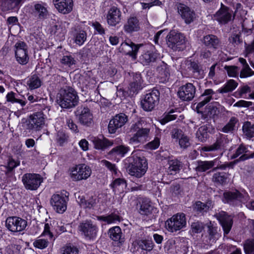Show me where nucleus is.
<instances>
[{
	"instance_id": "7c9ffc66",
	"label": "nucleus",
	"mask_w": 254,
	"mask_h": 254,
	"mask_svg": "<svg viewBox=\"0 0 254 254\" xmlns=\"http://www.w3.org/2000/svg\"><path fill=\"white\" fill-rule=\"evenodd\" d=\"M220 105L218 102H214L209 104L204 111L203 116L213 117L219 113Z\"/></svg>"
},
{
	"instance_id": "f3484780",
	"label": "nucleus",
	"mask_w": 254,
	"mask_h": 254,
	"mask_svg": "<svg viewBox=\"0 0 254 254\" xmlns=\"http://www.w3.org/2000/svg\"><path fill=\"white\" fill-rule=\"evenodd\" d=\"M195 90L192 83H188L179 88L178 95L182 101H190L194 98Z\"/></svg>"
},
{
	"instance_id": "49530a36",
	"label": "nucleus",
	"mask_w": 254,
	"mask_h": 254,
	"mask_svg": "<svg viewBox=\"0 0 254 254\" xmlns=\"http://www.w3.org/2000/svg\"><path fill=\"white\" fill-rule=\"evenodd\" d=\"M153 210L152 206L150 205V201L145 199L142 201L139 208V213L142 215H148Z\"/></svg>"
},
{
	"instance_id": "774afa93",
	"label": "nucleus",
	"mask_w": 254,
	"mask_h": 254,
	"mask_svg": "<svg viewBox=\"0 0 254 254\" xmlns=\"http://www.w3.org/2000/svg\"><path fill=\"white\" fill-rule=\"evenodd\" d=\"M179 140V144L181 148H186L190 144L189 137L185 134L181 136Z\"/></svg>"
},
{
	"instance_id": "13d9d810",
	"label": "nucleus",
	"mask_w": 254,
	"mask_h": 254,
	"mask_svg": "<svg viewBox=\"0 0 254 254\" xmlns=\"http://www.w3.org/2000/svg\"><path fill=\"white\" fill-rule=\"evenodd\" d=\"M244 249L246 254H254V242L247 240L244 244Z\"/></svg>"
},
{
	"instance_id": "473e14b6",
	"label": "nucleus",
	"mask_w": 254,
	"mask_h": 254,
	"mask_svg": "<svg viewBox=\"0 0 254 254\" xmlns=\"http://www.w3.org/2000/svg\"><path fill=\"white\" fill-rule=\"evenodd\" d=\"M27 87L30 90H33L40 87L42 81L38 75H32L29 77L26 80Z\"/></svg>"
},
{
	"instance_id": "72a5a7b5",
	"label": "nucleus",
	"mask_w": 254,
	"mask_h": 254,
	"mask_svg": "<svg viewBox=\"0 0 254 254\" xmlns=\"http://www.w3.org/2000/svg\"><path fill=\"white\" fill-rule=\"evenodd\" d=\"M203 42L208 48L216 49L219 44V40L215 36L208 35L204 37Z\"/></svg>"
},
{
	"instance_id": "e2e57ef3",
	"label": "nucleus",
	"mask_w": 254,
	"mask_h": 254,
	"mask_svg": "<svg viewBox=\"0 0 254 254\" xmlns=\"http://www.w3.org/2000/svg\"><path fill=\"white\" fill-rule=\"evenodd\" d=\"M227 179L226 174L224 172H218L215 173L213 177V179L215 182H218L220 184H223L226 181Z\"/></svg>"
},
{
	"instance_id": "7ed1b4c3",
	"label": "nucleus",
	"mask_w": 254,
	"mask_h": 254,
	"mask_svg": "<svg viewBox=\"0 0 254 254\" xmlns=\"http://www.w3.org/2000/svg\"><path fill=\"white\" fill-rule=\"evenodd\" d=\"M249 199V195L246 190H233L224 192L222 200L224 203L238 205L240 203L247 202Z\"/></svg>"
},
{
	"instance_id": "79ce46f5",
	"label": "nucleus",
	"mask_w": 254,
	"mask_h": 254,
	"mask_svg": "<svg viewBox=\"0 0 254 254\" xmlns=\"http://www.w3.org/2000/svg\"><path fill=\"white\" fill-rule=\"evenodd\" d=\"M129 150V148L128 146L121 145L114 148L111 151V154L123 157Z\"/></svg>"
},
{
	"instance_id": "f8f14e48",
	"label": "nucleus",
	"mask_w": 254,
	"mask_h": 254,
	"mask_svg": "<svg viewBox=\"0 0 254 254\" xmlns=\"http://www.w3.org/2000/svg\"><path fill=\"white\" fill-rule=\"evenodd\" d=\"M79 231L81 234L88 239L95 238L98 232V228L93 224L91 220H85L80 223L78 227Z\"/></svg>"
},
{
	"instance_id": "ddd939ff",
	"label": "nucleus",
	"mask_w": 254,
	"mask_h": 254,
	"mask_svg": "<svg viewBox=\"0 0 254 254\" xmlns=\"http://www.w3.org/2000/svg\"><path fill=\"white\" fill-rule=\"evenodd\" d=\"M45 122V117L42 112H37L31 115L27 121V128L36 130L42 128Z\"/></svg>"
},
{
	"instance_id": "aec40b11",
	"label": "nucleus",
	"mask_w": 254,
	"mask_h": 254,
	"mask_svg": "<svg viewBox=\"0 0 254 254\" xmlns=\"http://www.w3.org/2000/svg\"><path fill=\"white\" fill-rule=\"evenodd\" d=\"M214 19L220 24H226L232 19V12L221 3V8L214 15Z\"/></svg>"
},
{
	"instance_id": "ea45409f",
	"label": "nucleus",
	"mask_w": 254,
	"mask_h": 254,
	"mask_svg": "<svg viewBox=\"0 0 254 254\" xmlns=\"http://www.w3.org/2000/svg\"><path fill=\"white\" fill-rule=\"evenodd\" d=\"M77 201L80 206L84 208H94L96 205L95 200L93 198L86 200L83 196H79Z\"/></svg>"
},
{
	"instance_id": "c756f323",
	"label": "nucleus",
	"mask_w": 254,
	"mask_h": 254,
	"mask_svg": "<svg viewBox=\"0 0 254 254\" xmlns=\"http://www.w3.org/2000/svg\"><path fill=\"white\" fill-rule=\"evenodd\" d=\"M248 152V146L241 144L237 149L236 152L231 157L235 158L238 157L240 155H242L240 158L241 160H245L249 158H253L254 157V152L251 154H247Z\"/></svg>"
},
{
	"instance_id": "a18cd8bd",
	"label": "nucleus",
	"mask_w": 254,
	"mask_h": 254,
	"mask_svg": "<svg viewBox=\"0 0 254 254\" xmlns=\"http://www.w3.org/2000/svg\"><path fill=\"white\" fill-rule=\"evenodd\" d=\"M86 33L83 30L76 31L74 34V40L75 43L79 45H82L86 39Z\"/></svg>"
},
{
	"instance_id": "69168bd1",
	"label": "nucleus",
	"mask_w": 254,
	"mask_h": 254,
	"mask_svg": "<svg viewBox=\"0 0 254 254\" xmlns=\"http://www.w3.org/2000/svg\"><path fill=\"white\" fill-rule=\"evenodd\" d=\"M224 68L230 77H236L238 74V68L236 66H225Z\"/></svg>"
},
{
	"instance_id": "09e8293b",
	"label": "nucleus",
	"mask_w": 254,
	"mask_h": 254,
	"mask_svg": "<svg viewBox=\"0 0 254 254\" xmlns=\"http://www.w3.org/2000/svg\"><path fill=\"white\" fill-rule=\"evenodd\" d=\"M243 130L244 134L248 137L251 138L254 136V125L251 123H245L243 127Z\"/></svg>"
},
{
	"instance_id": "f257e3e1",
	"label": "nucleus",
	"mask_w": 254,
	"mask_h": 254,
	"mask_svg": "<svg viewBox=\"0 0 254 254\" xmlns=\"http://www.w3.org/2000/svg\"><path fill=\"white\" fill-rule=\"evenodd\" d=\"M132 162L128 171L129 174L136 178H141L146 173L148 168L147 162L142 155L141 151L137 150L131 154Z\"/></svg>"
},
{
	"instance_id": "6ab92c4d",
	"label": "nucleus",
	"mask_w": 254,
	"mask_h": 254,
	"mask_svg": "<svg viewBox=\"0 0 254 254\" xmlns=\"http://www.w3.org/2000/svg\"><path fill=\"white\" fill-rule=\"evenodd\" d=\"M106 19L108 25L115 26L121 21L122 12L117 7L113 6L108 10Z\"/></svg>"
},
{
	"instance_id": "2f4dec72",
	"label": "nucleus",
	"mask_w": 254,
	"mask_h": 254,
	"mask_svg": "<svg viewBox=\"0 0 254 254\" xmlns=\"http://www.w3.org/2000/svg\"><path fill=\"white\" fill-rule=\"evenodd\" d=\"M94 148L98 150H104L107 147L111 146L110 142L105 138H101L98 137H93L91 139Z\"/></svg>"
},
{
	"instance_id": "338daca9",
	"label": "nucleus",
	"mask_w": 254,
	"mask_h": 254,
	"mask_svg": "<svg viewBox=\"0 0 254 254\" xmlns=\"http://www.w3.org/2000/svg\"><path fill=\"white\" fill-rule=\"evenodd\" d=\"M19 161L15 160L13 158H9L7 161V166H4V167L7 169V171H9L19 166Z\"/></svg>"
},
{
	"instance_id": "6e6d98bb",
	"label": "nucleus",
	"mask_w": 254,
	"mask_h": 254,
	"mask_svg": "<svg viewBox=\"0 0 254 254\" xmlns=\"http://www.w3.org/2000/svg\"><path fill=\"white\" fill-rule=\"evenodd\" d=\"M68 136L66 135L63 129L58 131L56 139L58 143L60 145H63L67 140Z\"/></svg>"
},
{
	"instance_id": "cd10ccee",
	"label": "nucleus",
	"mask_w": 254,
	"mask_h": 254,
	"mask_svg": "<svg viewBox=\"0 0 254 254\" xmlns=\"http://www.w3.org/2000/svg\"><path fill=\"white\" fill-rule=\"evenodd\" d=\"M131 79L130 81V89L134 93L142 88V79L139 73H133L131 75Z\"/></svg>"
},
{
	"instance_id": "f03ea898",
	"label": "nucleus",
	"mask_w": 254,
	"mask_h": 254,
	"mask_svg": "<svg viewBox=\"0 0 254 254\" xmlns=\"http://www.w3.org/2000/svg\"><path fill=\"white\" fill-rule=\"evenodd\" d=\"M146 122L145 119L141 118L132 125L130 130L133 133V135L129 140V144L136 145L146 141L150 132L149 128L143 127V124Z\"/></svg>"
},
{
	"instance_id": "dca6fc26",
	"label": "nucleus",
	"mask_w": 254,
	"mask_h": 254,
	"mask_svg": "<svg viewBox=\"0 0 254 254\" xmlns=\"http://www.w3.org/2000/svg\"><path fill=\"white\" fill-rule=\"evenodd\" d=\"M128 121L127 116L123 113L116 115L110 120L108 130L110 133H115L118 129L123 127Z\"/></svg>"
},
{
	"instance_id": "b1692460",
	"label": "nucleus",
	"mask_w": 254,
	"mask_h": 254,
	"mask_svg": "<svg viewBox=\"0 0 254 254\" xmlns=\"http://www.w3.org/2000/svg\"><path fill=\"white\" fill-rule=\"evenodd\" d=\"M178 12L182 18L187 24L191 23L195 18L194 12L186 5L180 4L178 7Z\"/></svg>"
},
{
	"instance_id": "5fc2aeb1",
	"label": "nucleus",
	"mask_w": 254,
	"mask_h": 254,
	"mask_svg": "<svg viewBox=\"0 0 254 254\" xmlns=\"http://www.w3.org/2000/svg\"><path fill=\"white\" fill-rule=\"evenodd\" d=\"M62 254H78V249L71 245L68 244L64 246L61 249Z\"/></svg>"
},
{
	"instance_id": "bf43d9fd",
	"label": "nucleus",
	"mask_w": 254,
	"mask_h": 254,
	"mask_svg": "<svg viewBox=\"0 0 254 254\" xmlns=\"http://www.w3.org/2000/svg\"><path fill=\"white\" fill-rule=\"evenodd\" d=\"M139 247L143 250L150 251L153 248V243L151 241L142 240L138 243Z\"/></svg>"
},
{
	"instance_id": "1a4fd4ad",
	"label": "nucleus",
	"mask_w": 254,
	"mask_h": 254,
	"mask_svg": "<svg viewBox=\"0 0 254 254\" xmlns=\"http://www.w3.org/2000/svg\"><path fill=\"white\" fill-rule=\"evenodd\" d=\"M68 201V196L61 193L53 194L50 203L54 210L58 213L62 214L66 210Z\"/></svg>"
},
{
	"instance_id": "6e6552de",
	"label": "nucleus",
	"mask_w": 254,
	"mask_h": 254,
	"mask_svg": "<svg viewBox=\"0 0 254 254\" xmlns=\"http://www.w3.org/2000/svg\"><path fill=\"white\" fill-rule=\"evenodd\" d=\"M160 93L157 89H153L145 95L141 102L142 109L146 111H151L158 104Z\"/></svg>"
},
{
	"instance_id": "423d86ee",
	"label": "nucleus",
	"mask_w": 254,
	"mask_h": 254,
	"mask_svg": "<svg viewBox=\"0 0 254 254\" xmlns=\"http://www.w3.org/2000/svg\"><path fill=\"white\" fill-rule=\"evenodd\" d=\"M91 174V168L85 164L76 165L70 169V177L73 181L86 180Z\"/></svg>"
},
{
	"instance_id": "e433bc0d",
	"label": "nucleus",
	"mask_w": 254,
	"mask_h": 254,
	"mask_svg": "<svg viewBox=\"0 0 254 254\" xmlns=\"http://www.w3.org/2000/svg\"><path fill=\"white\" fill-rule=\"evenodd\" d=\"M6 98L7 102L12 104L18 103L20 104L21 107H24L26 103L25 100L21 99L19 95L13 92L8 93L6 95Z\"/></svg>"
},
{
	"instance_id": "de8ad7c7",
	"label": "nucleus",
	"mask_w": 254,
	"mask_h": 254,
	"mask_svg": "<svg viewBox=\"0 0 254 254\" xmlns=\"http://www.w3.org/2000/svg\"><path fill=\"white\" fill-rule=\"evenodd\" d=\"M97 219L98 220L106 222L108 224L115 223L117 222L120 221V217L115 214H111L107 216H98Z\"/></svg>"
},
{
	"instance_id": "412c9836",
	"label": "nucleus",
	"mask_w": 254,
	"mask_h": 254,
	"mask_svg": "<svg viewBox=\"0 0 254 254\" xmlns=\"http://www.w3.org/2000/svg\"><path fill=\"white\" fill-rule=\"evenodd\" d=\"M138 49V45H135L132 42L128 41L122 43L119 49L121 52L128 55L135 59Z\"/></svg>"
},
{
	"instance_id": "c9c22d12",
	"label": "nucleus",
	"mask_w": 254,
	"mask_h": 254,
	"mask_svg": "<svg viewBox=\"0 0 254 254\" xmlns=\"http://www.w3.org/2000/svg\"><path fill=\"white\" fill-rule=\"evenodd\" d=\"M109 234L110 238L114 241L119 242L122 243L123 239L122 238V231L121 228L118 226H115L110 229Z\"/></svg>"
},
{
	"instance_id": "37998d69",
	"label": "nucleus",
	"mask_w": 254,
	"mask_h": 254,
	"mask_svg": "<svg viewBox=\"0 0 254 254\" xmlns=\"http://www.w3.org/2000/svg\"><path fill=\"white\" fill-rule=\"evenodd\" d=\"M238 84L233 79L229 80L222 88L218 89V92L221 93H226L234 90L237 87Z\"/></svg>"
},
{
	"instance_id": "2eb2a0df",
	"label": "nucleus",
	"mask_w": 254,
	"mask_h": 254,
	"mask_svg": "<svg viewBox=\"0 0 254 254\" xmlns=\"http://www.w3.org/2000/svg\"><path fill=\"white\" fill-rule=\"evenodd\" d=\"M14 47L16 61L21 64H26L29 60L26 44L23 42L19 41L15 44Z\"/></svg>"
},
{
	"instance_id": "c03bdc74",
	"label": "nucleus",
	"mask_w": 254,
	"mask_h": 254,
	"mask_svg": "<svg viewBox=\"0 0 254 254\" xmlns=\"http://www.w3.org/2000/svg\"><path fill=\"white\" fill-rule=\"evenodd\" d=\"M208 127L206 126L200 127L196 133V137L201 142L205 141L208 137Z\"/></svg>"
},
{
	"instance_id": "8fccbe9b",
	"label": "nucleus",
	"mask_w": 254,
	"mask_h": 254,
	"mask_svg": "<svg viewBox=\"0 0 254 254\" xmlns=\"http://www.w3.org/2000/svg\"><path fill=\"white\" fill-rule=\"evenodd\" d=\"M212 207V202L211 201H207L206 203L197 201L195 203L194 208L200 212H205Z\"/></svg>"
},
{
	"instance_id": "4c0bfd02",
	"label": "nucleus",
	"mask_w": 254,
	"mask_h": 254,
	"mask_svg": "<svg viewBox=\"0 0 254 254\" xmlns=\"http://www.w3.org/2000/svg\"><path fill=\"white\" fill-rule=\"evenodd\" d=\"M239 60L243 65V69L240 72V77L246 78L253 75L254 74V71L251 69L247 63L246 60L242 58H239Z\"/></svg>"
},
{
	"instance_id": "a19ab883",
	"label": "nucleus",
	"mask_w": 254,
	"mask_h": 254,
	"mask_svg": "<svg viewBox=\"0 0 254 254\" xmlns=\"http://www.w3.org/2000/svg\"><path fill=\"white\" fill-rule=\"evenodd\" d=\"M214 161H198L196 171L197 172H205L211 168L214 165Z\"/></svg>"
},
{
	"instance_id": "0e129e2a",
	"label": "nucleus",
	"mask_w": 254,
	"mask_h": 254,
	"mask_svg": "<svg viewBox=\"0 0 254 254\" xmlns=\"http://www.w3.org/2000/svg\"><path fill=\"white\" fill-rule=\"evenodd\" d=\"M61 63L64 65L70 67L75 64L74 59L70 55L64 56L61 59Z\"/></svg>"
},
{
	"instance_id": "9d476101",
	"label": "nucleus",
	"mask_w": 254,
	"mask_h": 254,
	"mask_svg": "<svg viewBox=\"0 0 254 254\" xmlns=\"http://www.w3.org/2000/svg\"><path fill=\"white\" fill-rule=\"evenodd\" d=\"M42 182L43 178L37 174L27 173L22 177V182L27 190H37Z\"/></svg>"
},
{
	"instance_id": "864d4df0",
	"label": "nucleus",
	"mask_w": 254,
	"mask_h": 254,
	"mask_svg": "<svg viewBox=\"0 0 254 254\" xmlns=\"http://www.w3.org/2000/svg\"><path fill=\"white\" fill-rule=\"evenodd\" d=\"M158 70L159 72L160 77L164 79L163 81H166L170 75L168 65L163 63L161 66L158 67Z\"/></svg>"
},
{
	"instance_id": "f704fd0d",
	"label": "nucleus",
	"mask_w": 254,
	"mask_h": 254,
	"mask_svg": "<svg viewBox=\"0 0 254 254\" xmlns=\"http://www.w3.org/2000/svg\"><path fill=\"white\" fill-rule=\"evenodd\" d=\"M33 12L35 15L38 16L40 18L45 17L48 13L46 4L44 3L35 4Z\"/></svg>"
},
{
	"instance_id": "393cba45",
	"label": "nucleus",
	"mask_w": 254,
	"mask_h": 254,
	"mask_svg": "<svg viewBox=\"0 0 254 254\" xmlns=\"http://www.w3.org/2000/svg\"><path fill=\"white\" fill-rule=\"evenodd\" d=\"M55 5L60 12L68 13L72 9L73 1L72 0H55Z\"/></svg>"
},
{
	"instance_id": "4be33fe9",
	"label": "nucleus",
	"mask_w": 254,
	"mask_h": 254,
	"mask_svg": "<svg viewBox=\"0 0 254 254\" xmlns=\"http://www.w3.org/2000/svg\"><path fill=\"white\" fill-rule=\"evenodd\" d=\"M217 217L223 228L224 234H228L233 224L231 216L228 215L225 212L221 211L217 214Z\"/></svg>"
},
{
	"instance_id": "a878e982",
	"label": "nucleus",
	"mask_w": 254,
	"mask_h": 254,
	"mask_svg": "<svg viewBox=\"0 0 254 254\" xmlns=\"http://www.w3.org/2000/svg\"><path fill=\"white\" fill-rule=\"evenodd\" d=\"M140 28L139 20L135 16H130L128 18L124 26V30L128 33L137 32L139 30Z\"/></svg>"
},
{
	"instance_id": "20e7f679",
	"label": "nucleus",
	"mask_w": 254,
	"mask_h": 254,
	"mask_svg": "<svg viewBox=\"0 0 254 254\" xmlns=\"http://www.w3.org/2000/svg\"><path fill=\"white\" fill-rule=\"evenodd\" d=\"M78 97L76 92L71 88L61 91L59 104L63 108H70L77 105Z\"/></svg>"
},
{
	"instance_id": "a211bd4d",
	"label": "nucleus",
	"mask_w": 254,
	"mask_h": 254,
	"mask_svg": "<svg viewBox=\"0 0 254 254\" xmlns=\"http://www.w3.org/2000/svg\"><path fill=\"white\" fill-rule=\"evenodd\" d=\"M42 236L47 237V239L43 238H38L33 243V245L35 248L43 249L46 248L49 244V240H54L53 234L51 231L50 226L48 223H45L44 226V231L42 233Z\"/></svg>"
},
{
	"instance_id": "39448f33",
	"label": "nucleus",
	"mask_w": 254,
	"mask_h": 254,
	"mask_svg": "<svg viewBox=\"0 0 254 254\" xmlns=\"http://www.w3.org/2000/svg\"><path fill=\"white\" fill-rule=\"evenodd\" d=\"M187 221L185 214L179 213L173 215L165 222V226L168 231L175 232L186 226Z\"/></svg>"
},
{
	"instance_id": "c85d7f7f",
	"label": "nucleus",
	"mask_w": 254,
	"mask_h": 254,
	"mask_svg": "<svg viewBox=\"0 0 254 254\" xmlns=\"http://www.w3.org/2000/svg\"><path fill=\"white\" fill-rule=\"evenodd\" d=\"M23 2V0H2L1 6L3 11L18 9Z\"/></svg>"
},
{
	"instance_id": "052dcab7",
	"label": "nucleus",
	"mask_w": 254,
	"mask_h": 254,
	"mask_svg": "<svg viewBox=\"0 0 254 254\" xmlns=\"http://www.w3.org/2000/svg\"><path fill=\"white\" fill-rule=\"evenodd\" d=\"M247 14V11L243 9L240 3H237L235 5V11L234 16L240 17L243 18Z\"/></svg>"
},
{
	"instance_id": "bb28decb",
	"label": "nucleus",
	"mask_w": 254,
	"mask_h": 254,
	"mask_svg": "<svg viewBox=\"0 0 254 254\" xmlns=\"http://www.w3.org/2000/svg\"><path fill=\"white\" fill-rule=\"evenodd\" d=\"M225 137V135L220 134V137L217 138L216 142L213 145L202 147L201 154L203 152L214 151L225 147V144L227 142Z\"/></svg>"
},
{
	"instance_id": "680f3d73",
	"label": "nucleus",
	"mask_w": 254,
	"mask_h": 254,
	"mask_svg": "<svg viewBox=\"0 0 254 254\" xmlns=\"http://www.w3.org/2000/svg\"><path fill=\"white\" fill-rule=\"evenodd\" d=\"M209 242H207V245H211L212 243H214L219 237V234L217 233L216 230L214 228L211 229L209 228Z\"/></svg>"
},
{
	"instance_id": "5701e85b",
	"label": "nucleus",
	"mask_w": 254,
	"mask_h": 254,
	"mask_svg": "<svg viewBox=\"0 0 254 254\" xmlns=\"http://www.w3.org/2000/svg\"><path fill=\"white\" fill-rule=\"evenodd\" d=\"M80 123L84 125L90 126L92 122L93 116L88 108H81L77 111Z\"/></svg>"
},
{
	"instance_id": "9b49d317",
	"label": "nucleus",
	"mask_w": 254,
	"mask_h": 254,
	"mask_svg": "<svg viewBox=\"0 0 254 254\" xmlns=\"http://www.w3.org/2000/svg\"><path fill=\"white\" fill-rule=\"evenodd\" d=\"M27 225V221L25 219L16 216L9 217L5 221L6 228L12 232H19L24 230Z\"/></svg>"
},
{
	"instance_id": "603ef678",
	"label": "nucleus",
	"mask_w": 254,
	"mask_h": 254,
	"mask_svg": "<svg viewBox=\"0 0 254 254\" xmlns=\"http://www.w3.org/2000/svg\"><path fill=\"white\" fill-rule=\"evenodd\" d=\"M237 122L238 120L236 118H231L228 124L222 128V131L228 133L233 131L235 129Z\"/></svg>"
},
{
	"instance_id": "4d7b16f0",
	"label": "nucleus",
	"mask_w": 254,
	"mask_h": 254,
	"mask_svg": "<svg viewBox=\"0 0 254 254\" xmlns=\"http://www.w3.org/2000/svg\"><path fill=\"white\" fill-rule=\"evenodd\" d=\"M175 112L174 111L171 110L168 113L165 114L164 117L160 120L161 124L164 125L169 122L175 120L177 115L174 114Z\"/></svg>"
},
{
	"instance_id": "0eeeda50",
	"label": "nucleus",
	"mask_w": 254,
	"mask_h": 254,
	"mask_svg": "<svg viewBox=\"0 0 254 254\" xmlns=\"http://www.w3.org/2000/svg\"><path fill=\"white\" fill-rule=\"evenodd\" d=\"M167 38L168 46L173 50L180 51L184 48L186 40L183 34L173 30L169 33Z\"/></svg>"
},
{
	"instance_id": "58836bf2",
	"label": "nucleus",
	"mask_w": 254,
	"mask_h": 254,
	"mask_svg": "<svg viewBox=\"0 0 254 254\" xmlns=\"http://www.w3.org/2000/svg\"><path fill=\"white\" fill-rule=\"evenodd\" d=\"M110 186L115 192L118 191L119 192H123L127 187L126 181L120 178L115 179Z\"/></svg>"
},
{
	"instance_id": "4468645a",
	"label": "nucleus",
	"mask_w": 254,
	"mask_h": 254,
	"mask_svg": "<svg viewBox=\"0 0 254 254\" xmlns=\"http://www.w3.org/2000/svg\"><path fill=\"white\" fill-rule=\"evenodd\" d=\"M159 54L157 52L153 45H146L143 52L140 57V61L144 65H147L151 62H153L159 58Z\"/></svg>"
},
{
	"instance_id": "3c124183",
	"label": "nucleus",
	"mask_w": 254,
	"mask_h": 254,
	"mask_svg": "<svg viewBox=\"0 0 254 254\" xmlns=\"http://www.w3.org/2000/svg\"><path fill=\"white\" fill-rule=\"evenodd\" d=\"M215 92L211 89L205 90L203 94L201 95L200 100H203L205 103L209 102L211 100L214 99ZM215 99H216L215 98Z\"/></svg>"
}]
</instances>
